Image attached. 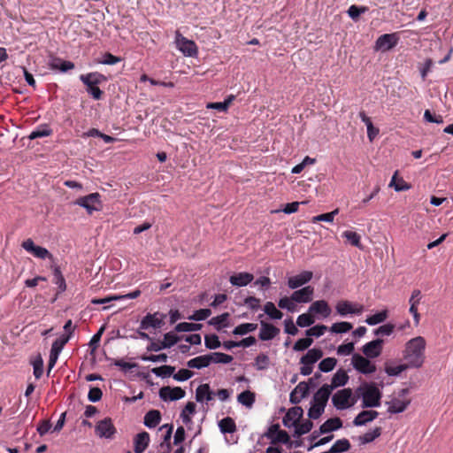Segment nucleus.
Returning a JSON list of instances; mask_svg holds the SVG:
<instances>
[{"label": "nucleus", "instance_id": "nucleus-1", "mask_svg": "<svg viewBox=\"0 0 453 453\" xmlns=\"http://www.w3.org/2000/svg\"><path fill=\"white\" fill-rule=\"evenodd\" d=\"M426 340L422 336H417L405 344L403 358L409 367L419 368L425 362Z\"/></svg>", "mask_w": 453, "mask_h": 453}, {"label": "nucleus", "instance_id": "nucleus-2", "mask_svg": "<svg viewBox=\"0 0 453 453\" xmlns=\"http://www.w3.org/2000/svg\"><path fill=\"white\" fill-rule=\"evenodd\" d=\"M81 81L86 86V90L93 99L101 100L104 91L98 87L99 84L108 81L107 77L98 72H91L80 75Z\"/></svg>", "mask_w": 453, "mask_h": 453}, {"label": "nucleus", "instance_id": "nucleus-3", "mask_svg": "<svg viewBox=\"0 0 453 453\" xmlns=\"http://www.w3.org/2000/svg\"><path fill=\"white\" fill-rule=\"evenodd\" d=\"M362 398L363 408L379 407L382 393L374 383H365L357 389Z\"/></svg>", "mask_w": 453, "mask_h": 453}, {"label": "nucleus", "instance_id": "nucleus-4", "mask_svg": "<svg viewBox=\"0 0 453 453\" xmlns=\"http://www.w3.org/2000/svg\"><path fill=\"white\" fill-rule=\"evenodd\" d=\"M73 203L86 209L88 214L89 215H91L94 211H101L103 207L101 196L97 192L79 197L73 202Z\"/></svg>", "mask_w": 453, "mask_h": 453}, {"label": "nucleus", "instance_id": "nucleus-5", "mask_svg": "<svg viewBox=\"0 0 453 453\" xmlns=\"http://www.w3.org/2000/svg\"><path fill=\"white\" fill-rule=\"evenodd\" d=\"M332 403L337 410H346L355 404L356 399L352 397L351 388H343L333 395Z\"/></svg>", "mask_w": 453, "mask_h": 453}, {"label": "nucleus", "instance_id": "nucleus-6", "mask_svg": "<svg viewBox=\"0 0 453 453\" xmlns=\"http://www.w3.org/2000/svg\"><path fill=\"white\" fill-rule=\"evenodd\" d=\"M21 247L27 252L32 254L34 257H35L37 258H41V259L48 258L52 263H54V261H55L53 255L46 248L35 245L34 241L31 238L25 240L21 243Z\"/></svg>", "mask_w": 453, "mask_h": 453}, {"label": "nucleus", "instance_id": "nucleus-7", "mask_svg": "<svg viewBox=\"0 0 453 453\" xmlns=\"http://www.w3.org/2000/svg\"><path fill=\"white\" fill-rule=\"evenodd\" d=\"M166 315L160 312L148 313L140 323V329L148 330L150 328H161L165 324Z\"/></svg>", "mask_w": 453, "mask_h": 453}, {"label": "nucleus", "instance_id": "nucleus-8", "mask_svg": "<svg viewBox=\"0 0 453 453\" xmlns=\"http://www.w3.org/2000/svg\"><path fill=\"white\" fill-rule=\"evenodd\" d=\"M69 340L70 335H62L52 343L48 363V375H50L51 369L55 366L61 349Z\"/></svg>", "mask_w": 453, "mask_h": 453}, {"label": "nucleus", "instance_id": "nucleus-9", "mask_svg": "<svg viewBox=\"0 0 453 453\" xmlns=\"http://www.w3.org/2000/svg\"><path fill=\"white\" fill-rule=\"evenodd\" d=\"M175 42L177 44L178 49L185 55L188 57H193L197 53V47L195 42L187 39L182 36L180 32H176V39Z\"/></svg>", "mask_w": 453, "mask_h": 453}, {"label": "nucleus", "instance_id": "nucleus-10", "mask_svg": "<svg viewBox=\"0 0 453 453\" xmlns=\"http://www.w3.org/2000/svg\"><path fill=\"white\" fill-rule=\"evenodd\" d=\"M352 365L356 370L364 374H370L376 371V366L368 358L354 354L352 357Z\"/></svg>", "mask_w": 453, "mask_h": 453}, {"label": "nucleus", "instance_id": "nucleus-11", "mask_svg": "<svg viewBox=\"0 0 453 453\" xmlns=\"http://www.w3.org/2000/svg\"><path fill=\"white\" fill-rule=\"evenodd\" d=\"M96 434L101 438L111 439L116 434V428L110 418H105L97 422Z\"/></svg>", "mask_w": 453, "mask_h": 453}, {"label": "nucleus", "instance_id": "nucleus-12", "mask_svg": "<svg viewBox=\"0 0 453 453\" xmlns=\"http://www.w3.org/2000/svg\"><path fill=\"white\" fill-rule=\"evenodd\" d=\"M186 395L184 389L180 387L171 388L169 386L162 387L159 389V397L163 401H176L183 398Z\"/></svg>", "mask_w": 453, "mask_h": 453}, {"label": "nucleus", "instance_id": "nucleus-13", "mask_svg": "<svg viewBox=\"0 0 453 453\" xmlns=\"http://www.w3.org/2000/svg\"><path fill=\"white\" fill-rule=\"evenodd\" d=\"M336 311L341 316L348 314H361L364 311V306L361 304H353L347 300L339 301L335 306Z\"/></svg>", "mask_w": 453, "mask_h": 453}, {"label": "nucleus", "instance_id": "nucleus-14", "mask_svg": "<svg viewBox=\"0 0 453 453\" xmlns=\"http://www.w3.org/2000/svg\"><path fill=\"white\" fill-rule=\"evenodd\" d=\"M384 341L376 339L365 344L362 348L363 353L368 358H375L381 354Z\"/></svg>", "mask_w": 453, "mask_h": 453}, {"label": "nucleus", "instance_id": "nucleus-15", "mask_svg": "<svg viewBox=\"0 0 453 453\" xmlns=\"http://www.w3.org/2000/svg\"><path fill=\"white\" fill-rule=\"evenodd\" d=\"M313 273L311 271H303L297 275L289 277L288 286L291 289H296L311 280Z\"/></svg>", "mask_w": 453, "mask_h": 453}, {"label": "nucleus", "instance_id": "nucleus-16", "mask_svg": "<svg viewBox=\"0 0 453 453\" xmlns=\"http://www.w3.org/2000/svg\"><path fill=\"white\" fill-rule=\"evenodd\" d=\"M398 37L395 34H384L375 42L376 50H388L397 44Z\"/></svg>", "mask_w": 453, "mask_h": 453}, {"label": "nucleus", "instance_id": "nucleus-17", "mask_svg": "<svg viewBox=\"0 0 453 453\" xmlns=\"http://www.w3.org/2000/svg\"><path fill=\"white\" fill-rule=\"evenodd\" d=\"M314 295V288L312 286H306L301 289L296 290L292 293V300L298 303H307L311 302Z\"/></svg>", "mask_w": 453, "mask_h": 453}, {"label": "nucleus", "instance_id": "nucleus-18", "mask_svg": "<svg viewBox=\"0 0 453 453\" xmlns=\"http://www.w3.org/2000/svg\"><path fill=\"white\" fill-rule=\"evenodd\" d=\"M309 394V384L302 381L290 393V402L292 403H299Z\"/></svg>", "mask_w": 453, "mask_h": 453}, {"label": "nucleus", "instance_id": "nucleus-19", "mask_svg": "<svg viewBox=\"0 0 453 453\" xmlns=\"http://www.w3.org/2000/svg\"><path fill=\"white\" fill-rule=\"evenodd\" d=\"M309 312L313 314H319L323 318H327L330 316L332 310L328 304V303L325 300H319L313 302L309 307Z\"/></svg>", "mask_w": 453, "mask_h": 453}, {"label": "nucleus", "instance_id": "nucleus-20", "mask_svg": "<svg viewBox=\"0 0 453 453\" xmlns=\"http://www.w3.org/2000/svg\"><path fill=\"white\" fill-rule=\"evenodd\" d=\"M280 333V329L273 324L261 321V329L259 339L261 341H270L276 337Z\"/></svg>", "mask_w": 453, "mask_h": 453}, {"label": "nucleus", "instance_id": "nucleus-21", "mask_svg": "<svg viewBox=\"0 0 453 453\" xmlns=\"http://www.w3.org/2000/svg\"><path fill=\"white\" fill-rule=\"evenodd\" d=\"M150 434L143 431L134 438V450L135 453H142L150 444Z\"/></svg>", "mask_w": 453, "mask_h": 453}, {"label": "nucleus", "instance_id": "nucleus-22", "mask_svg": "<svg viewBox=\"0 0 453 453\" xmlns=\"http://www.w3.org/2000/svg\"><path fill=\"white\" fill-rule=\"evenodd\" d=\"M379 412L376 411H362L353 420V425L361 426L377 418Z\"/></svg>", "mask_w": 453, "mask_h": 453}, {"label": "nucleus", "instance_id": "nucleus-23", "mask_svg": "<svg viewBox=\"0 0 453 453\" xmlns=\"http://www.w3.org/2000/svg\"><path fill=\"white\" fill-rule=\"evenodd\" d=\"M254 279L252 273H238L229 278V281L233 286L245 287L250 284Z\"/></svg>", "mask_w": 453, "mask_h": 453}, {"label": "nucleus", "instance_id": "nucleus-24", "mask_svg": "<svg viewBox=\"0 0 453 453\" xmlns=\"http://www.w3.org/2000/svg\"><path fill=\"white\" fill-rule=\"evenodd\" d=\"M140 295H141V291L139 289H136L131 293H128V294L123 295V296H107L105 298H101V299L94 298L91 300V303L94 304H104V303H110L111 301H113V300L134 299V298H137L138 296H140Z\"/></svg>", "mask_w": 453, "mask_h": 453}, {"label": "nucleus", "instance_id": "nucleus-25", "mask_svg": "<svg viewBox=\"0 0 453 453\" xmlns=\"http://www.w3.org/2000/svg\"><path fill=\"white\" fill-rule=\"evenodd\" d=\"M303 414V410L302 407L296 406L290 408L285 417L283 418V424L287 426L289 425L288 424V421H292L293 426H296L297 423L300 421Z\"/></svg>", "mask_w": 453, "mask_h": 453}, {"label": "nucleus", "instance_id": "nucleus-26", "mask_svg": "<svg viewBox=\"0 0 453 453\" xmlns=\"http://www.w3.org/2000/svg\"><path fill=\"white\" fill-rule=\"evenodd\" d=\"M331 394L332 390L329 388L328 384H324L314 394L312 402L326 407Z\"/></svg>", "mask_w": 453, "mask_h": 453}, {"label": "nucleus", "instance_id": "nucleus-27", "mask_svg": "<svg viewBox=\"0 0 453 453\" xmlns=\"http://www.w3.org/2000/svg\"><path fill=\"white\" fill-rule=\"evenodd\" d=\"M388 403V412L401 413L404 411L411 403L410 399H400L397 397L393 398Z\"/></svg>", "mask_w": 453, "mask_h": 453}, {"label": "nucleus", "instance_id": "nucleus-28", "mask_svg": "<svg viewBox=\"0 0 453 453\" xmlns=\"http://www.w3.org/2000/svg\"><path fill=\"white\" fill-rule=\"evenodd\" d=\"M323 356V351L320 349H309L308 352L303 356L300 359V363L302 365H313L318 360H319Z\"/></svg>", "mask_w": 453, "mask_h": 453}, {"label": "nucleus", "instance_id": "nucleus-29", "mask_svg": "<svg viewBox=\"0 0 453 453\" xmlns=\"http://www.w3.org/2000/svg\"><path fill=\"white\" fill-rule=\"evenodd\" d=\"M342 426V421L340 418H331L325 421L319 427V434H327L340 429Z\"/></svg>", "mask_w": 453, "mask_h": 453}, {"label": "nucleus", "instance_id": "nucleus-30", "mask_svg": "<svg viewBox=\"0 0 453 453\" xmlns=\"http://www.w3.org/2000/svg\"><path fill=\"white\" fill-rule=\"evenodd\" d=\"M349 376L343 370L337 371L331 380L329 388L333 391L335 388L345 386L348 383Z\"/></svg>", "mask_w": 453, "mask_h": 453}, {"label": "nucleus", "instance_id": "nucleus-31", "mask_svg": "<svg viewBox=\"0 0 453 453\" xmlns=\"http://www.w3.org/2000/svg\"><path fill=\"white\" fill-rule=\"evenodd\" d=\"M161 421V413L157 410L149 411L144 416V425L149 428L156 427Z\"/></svg>", "mask_w": 453, "mask_h": 453}, {"label": "nucleus", "instance_id": "nucleus-32", "mask_svg": "<svg viewBox=\"0 0 453 453\" xmlns=\"http://www.w3.org/2000/svg\"><path fill=\"white\" fill-rule=\"evenodd\" d=\"M211 365V358L208 357V355L198 356L195 358H192L187 362V365L189 368L202 369L208 367Z\"/></svg>", "mask_w": 453, "mask_h": 453}, {"label": "nucleus", "instance_id": "nucleus-33", "mask_svg": "<svg viewBox=\"0 0 453 453\" xmlns=\"http://www.w3.org/2000/svg\"><path fill=\"white\" fill-rule=\"evenodd\" d=\"M213 393L210 389L209 384H202L196 390V399L197 402L211 401Z\"/></svg>", "mask_w": 453, "mask_h": 453}, {"label": "nucleus", "instance_id": "nucleus-34", "mask_svg": "<svg viewBox=\"0 0 453 453\" xmlns=\"http://www.w3.org/2000/svg\"><path fill=\"white\" fill-rule=\"evenodd\" d=\"M53 131L48 124H42L30 133L28 138L30 140H35L37 138L47 137L51 135Z\"/></svg>", "mask_w": 453, "mask_h": 453}, {"label": "nucleus", "instance_id": "nucleus-35", "mask_svg": "<svg viewBox=\"0 0 453 453\" xmlns=\"http://www.w3.org/2000/svg\"><path fill=\"white\" fill-rule=\"evenodd\" d=\"M235 99L234 95H230L226 97L224 102L208 103L206 105L207 109H213L219 111L226 112L230 104Z\"/></svg>", "mask_w": 453, "mask_h": 453}, {"label": "nucleus", "instance_id": "nucleus-36", "mask_svg": "<svg viewBox=\"0 0 453 453\" xmlns=\"http://www.w3.org/2000/svg\"><path fill=\"white\" fill-rule=\"evenodd\" d=\"M51 269L53 271L54 280L53 282L58 286L60 292H64L66 289L65 280L60 271L58 265H55V262L51 265Z\"/></svg>", "mask_w": 453, "mask_h": 453}, {"label": "nucleus", "instance_id": "nucleus-37", "mask_svg": "<svg viewBox=\"0 0 453 453\" xmlns=\"http://www.w3.org/2000/svg\"><path fill=\"white\" fill-rule=\"evenodd\" d=\"M219 427L220 429V432L223 433V434H232V433H234L236 431L235 422L230 417H226V418H222L219 422Z\"/></svg>", "mask_w": 453, "mask_h": 453}, {"label": "nucleus", "instance_id": "nucleus-38", "mask_svg": "<svg viewBox=\"0 0 453 453\" xmlns=\"http://www.w3.org/2000/svg\"><path fill=\"white\" fill-rule=\"evenodd\" d=\"M351 445L348 439L337 440L331 449L328 450L330 453H342L346 452L350 449Z\"/></svg>", "mask_w": 453, "mask_h": 453}, {"label": "nucleus", "instance_id": "nucleus-39", "mask_svg": "<svg viewBox=\"0 0 453 453\" xmlns=\"http://www.w3.org/2000/svg\"><path fill=\"white\" fill-rule=\"evenodd\" d=\"M51 69L60 70L65 73L74 68V64L71 61L56 58L50 64Z\"/></svg>", "mask_w": 453, "mask_h": 453}, {"label": "nucleus", "instance_id": "nucleus-40", "mask_svg": "<svg viewBox=\"0 0 453 453\" xmlns=\"http://www.w3.org/2000/svg\"><path fill=\"white\" fill-rule=\"evenodd\" d=\"M208 357L211 358V364H229L233 361V357L222 352H212L207 354Z\"/></svg>", "mask_w": 453, "mask_h": 453}, {"label": "nucleus", "instance_id": "nucleus-41", "mask_svg": "<svg viewBox=\"0 0 453 453\" xmlns=\"http://www.w3.org/2000/svg\"><path fill=\"white\" fill-rule=\"evenodd\" d=\"M388 317V310H383L380 312H377L372 316L367 317L365 322L370 326H374L380 323L384 322Z\"/></svg>", "mask_w": 453, "mask_h": 453}, {"label": "nucleus", "instance_id": "nucleus-42", "mask_svg": "<svg viewBox=\"0 0 453 453\" xmlns=\"http://www.w3.org/2000/svg\"><path fill=\"white\" fill-rule=\"evenodd\" d=\"M264 311L272 319H280L283 317V313L276 308L273 302H267L264 306Z\"/></svg>", "mask_w": 453, "mask_h": 453}, {"label": "nucleus", "instance_id": "nucleus-43", "mask_svg": "<svg viewBox=\"0 0 453 453\" xmlns=\"http://www.w3.org/2000/svg\"><path fill=\"white\" fill-rule=\"evenodd\" d=\"M237 400L246 407H251L255 402V394L246 390L238 395Z\"/></svg>", "mask_w": 453, "mask_h": 453}, {"label": "nucleus", "instance_id": "nucleus-44", "mask_svg": "<svg viewBox=\"0 0 453 453\" xmlns=\"http://www.w3.org/2000/svg\"><path fill=\"white\" fill-rule=\"evenodd\" d=\"M269 365H270V358H269L268 355H266L265 353H260L256 357L255 362H254V366L257 368V370H258V371L265 370L269 367Z\"/></svg>", "mask_w": 453, "mask_h": 453}, {"label": "nucleus", "instance_id": "nucleus-45", "mask_svg": "<svg viewBox=\"0 0 453 453\" xmlns=\"http://www.w3.org/2000/svg\"><path fill=\"white\" fill-rule=\"evenodd\" d=\"M381 434V428L376 427L371 432H367L365 434L359 436V441L361 444H366L373 441L376 438Z\"/></svg>", "mask_w": 453, "mask_h": 453}, {"label": "nucleus", "instance_id": "nucleus-46", "mask_svg": "<svg viewBox=\"0 0 453 453\" xmlns=\"http://www.w3.org/2000/svg\"><path fill=\"white\" fill-rule=\"evenodd\" d=\"M229 318V313L225 312L219 316L213 317L210 319L209 324L215 326L217 330L226 326V321Z\"/></svg>", "mask_w": 453, "mask_h": 453}, {"label": "nucleus", "instance_id": "nucleus-47", "mask_svg": "<svg viewBox=\"0 0 453 453\" xmlns=\"http://www.w3.org/2000/svg\"><path fill=\"white\" fill-rule=\"evenodd\" d=\"M342 237L345 238L351 245L362 249L360 242L361 237L357 233L347 230L342 233Z\"/></svg>", "mask_w": 453, "mask_h": 453}, {"label": "nucleus", "instance_id": "nucleus-48", "mask_svg": "<svg viewBox=\"0 0 453 453\" xmlns=\"http://www.w3.org/2000/svg\"><path fill=\"white\" fill-rule=\"evenodd\" d=\"M257 325L254 323H243L239 326H237L234 331L233 334L236 335H244L248 333L253 332L257 329Z\"/></svg>", "mask_w": 453, "mask_h": 453}, {"label": "nucleus", "instance_id": "nucleus-49", "mask_svg": "<svg viewBox=\"0 0 453 453\" xmlns=\"http://www.w3.org/2000/svg\"><path fill=\"white\" fill-rule=\"evenodd\" d=\"M353 327L352 324L347 321L336 322L332 325L330 331L334 334L347 333Z\"/></svg>", "mask_w": 453, "mask_h": 453}, {"label": "nucleus", "instance_id": "nucleus-50", "mask_svg": "<svg viewBox=\"0 0 453 453\" xmlns=\"http://www.w3.org/2000/svg\"><path fill=\"white\" fill-rule=\"evenodd\" d=\"M314 316L308 311V313H303L297 317L296 325L300 327H307L314 324Z\"/></svg>", "mask_w": 453, "mask_h": 453}, {"label": "nucleus", "instance_id": "nucleus-51", "mask_svg": "<svg viewBox=\"0 0 453 453\" xmlns=\"http://www.w3.org/2000/svg\"><path fill=\"white\" fill-rule=\"evenodd\" d=\"M175 367L171 365H162L152 369V372L159 377H169L173 374Z\"/></svg>", "mask_w": 453, "mask_h": 453}, {"label": "nucleus", "instance_id": "nucleus-52", "mask_svg": "<svg viewBox=\"0 0 453 453\" xmlns=\"http://www.w3.org/2000/svg\"><path fill=\"white\" fill-rule=\"evenodd\" d=\"M202 328L201 324L181 322L175 326L177 332H193Z\"/></svg>", "mask_w": 453, "mask_h": 453}, {"label": "nucleus", "instance_id": "nucleus-53", "mask_svg": "<svg viewBox=\"0 0 453 453\" xmlns=\"http://www.w3.org/2000/svg\"><path fill=\"white\" fill-rule=\"evenodd\" d=\"M339 213V209H335L331 212L319 214L318 216H314L311 219V223H318L319 221H326V222H333L335 215Z\"/></svg>", "mask_w": 453, "mask_h": 453}, {"label": "nucleus", "instance_id": "nucleus-54", "mask_svg": "<svg viewBox=\"0 0 453 453\" xmlns=\"http://www.w3.org/2000/svg\"><path fill=\"white\" fill-rule=\"evenodd\" d=\"M336 363L337 360L334 357H326L319 363V368L323 372H328L335 367Z\"/></svg>", "mask_w": 453, "mask_h": 453}, {"label": "nucleus", "instance_id": "nucleus-55", "mask_svg": "<svg viewBox=\"0 0 453 453\" xmlns=\"http://www.w3.org/2000/svg\"><path fill=\"white\" fill-rule=\"evenodd\" d=\"M204 344L205 347L209 349H215L220 347L221 343L218 335L216 334H207L204 336Z\"/></svg>", "mask_w": 453, "mask_h": 453}, {"label": "nucleus", "instance_id": "nucleus-56", "mask_svg": "<svg viewBox=\"0 0 453 453\" xmlns=\"http://www.w3.org/2000/svg\"><path fill=\"white\" fill-rule=\"evenodd\" d=\"M327 330V326L325 325H317L305 331V334L311 338L312 336L320 337Z\"/></svg>", "mask_w": 453, "mask_h": 453}, {"label": "nucleus", "instance_id": "nucleus-57", "mask_svg": "<svg viewBox=\"0 0 453 453\" xmlns=\"http://www.w3.org/2000/svg\"><path fill=\"white\" fill-rule=\"evenodd\" d=\"M179 336L173 332L166 333L165 334L164 340L162 341V342L164 343L162 344V347H165V349L171 348L172 346L176 344L179 342Z\"/></svg>", "mask_w": 453, "mask_h": 453}, {"label": "nucleus", "instance_id": "nucleus-58", "mask_svg": "<svg viewBox=\"0 0 453 453\" xmlns=\"http://www.w3.org/2000/svg\"><path fill=\"white\" fill-rule=\"evenodd\" d=\"M312 342H313L312 338H310L308 336L306 338L299 339L294 344L293 349L295 351H303V350L307 349L312 344Z\"/></svg>", "mask_w": 453, "mask_h": 453}, {"label": "nucleus", "instance_id": "nucleus-59", "mask_svg": "<svg viewBox=\"0 0 453 453\" xmlns=\"http://www.w3.org/2000/svg\"><path fill=\"white\" fill-rule=\"evenodd\" d=\"M295 426H296V434L298 436H301L303 434L309 433L311 430V428L313 426V423L311 420L307 419L301 424H299V422H298L297 425Z\"/></svg>", "mask_w": 453, "mask_h": 453}, {"label": "nucleus", "instance_id": "nucleus-60", "mask_svg": "<svg viewBox=\"0 0 453 453\" xmlns=\"http://www.w3.org/2000/svg\"><path fill=\"white\" fill-rule=\"evenodd\" d=\"M325 406L319 405V403H312V405L309 409L308 416L310 418L317 419L319 418L324 412Z\"/></svg>", "mask_w": 453, "mask_h": 453}, {"label": "nucleus", "instance_id": "nucleus-61", "mask_svg": "<svg viewBox=\"0 0 453 453\" xmlns=\"http://www.w3.org/2000/svg\"><path fill=\"white\" fill-rule=\"evenodd\" d=\"M121 61L119 57H116L110 52H105L100 59L97 60V63L103 65H115Z\"/></svg>", "mask_w": 453, "mask_h": 453}, {"label": "nucleus", "instance_id": "nucleus-62", "mask_svg": "<svg viewBox=\"0 0 453 453\" xmlns=\"http://www.w3.org/2000/svg\"><path fill=\"white\" fill-rule=\"evenodd\" d=\"M295 301L292 300V295L290 297L285 296L279 300L278 306L280 309H287L288 311H294L296 310Z\"/></svg>", "mask_w": 453, "mask_h": 453}, {"label": "nucleus", "instance_id": "nucleus-63", "mask_svg": "<svg viewBox=\"0 0 453 453\" xmlns=\"http://www.w3.org/2000/svg\"><path fill=\"white\" fill-rule=\"evenodd\" d=\"M194 376V372L188 369H180L176 373L173 372V378L177 381H185Z\"/></svg>", "mask_w": 453, "mask_h": 453}, {"label": "nucleus", "instance_id": "nucleus-64", "mask_svg": "<svg viewBox=\"0 0 453 453\" xmlns=\"http://www.w3.org/2000/svg\"><path fill=\"white\" fill-rule=\"evenodd\" d=\"M395 327L394 324L388 323L375 329L373 333L375 335L388 336L394 332Z\"/></svg>", "mask_w": 453, "mask_h": 453}]
</instances>
